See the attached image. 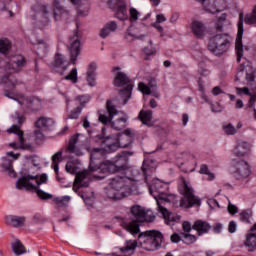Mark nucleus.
Listing matches in <instances>:
<instances>
[{
    "label": "nucleus",
    "mask_w": 256,
    "mask_h": 256,
    "mask_svg": "<svg viewBox=\"0 0 256 256\" xmlns=\"http://www.w3.org/2000/svg\"><path fill=\"white\" fill-rule=\"evenodd\" d=\"M131 130L127 129L124 134L119 137H107L104 140L105 148H92L90 151V172L91 173H120L121 171H127L129 169V157L133 155V152L123 151L119 153L114 161H105L103 163H97L98 160L103 159L106 153H113L119 149V147H129L131 143Z\"/></svg>",
    "instance_id": "f257e3e1"
},
{
    "label": "nucleus",
    "mask_w": 256,
    "mask_h": 256,
    "mask_svg": "<svg viewBox=\"0 0 256 256\" xmlns=\"http://www.w3.org/2000/svg\"><path fill=\"white\" fill-rule=\"evenodd\" d=\"M27 65V60L21 54L11 56L4 66L0 67V83L16 89L19 85H23V81L15 78V73H21Z\"/></svg>",
    "instance_id": "f03ea898"
},
{
    "label": "nucleus",
    "mask_w": 256,
    "mask_h": 256,
    "mask_svg": "<svg viewBox=\"0 0 256 256\" xmlns=\"http://www.w3.org/2000/svg\"><path fill=\"white\" fill-rule=\"evenodd\" d=\"M130 217L132 221L123 222V227L131 235H137L139 233V223H151L155 221L153 211L147 210L139 205H134L130 208Z\"/></svg>",
    "instance_id": "7ed1b4c3"
},
{
    "label": "nucleus",
    "mask_w": 256,
    "mask_h": 256,
    "mask_svg": "<svg viewBox=\"0 0 256 256\" xmlns=\"http://www.w3.org/2000/svg\"><path fill=\"white\" fill-rule=\"evenodd\" d=\"M106 195L112 201H121L131 195V180L125 176H116L110 179Z\"/></svg>",
    "instance_id": "20e7f679"
},
{
    "label": "nucleus",
    "mask_w": 256,
    "mask_h": 256,
    "mask_svg": "<svg viewBox=\"0 0 256 256\" xmlns=\"http://www.w3.org/2000/svg\"><path fill=\"white\" fill-rule=\"evenodd\" d=\"M31 180H36V184L38 186L33 185ZM42 183H47V174H42L39 180L35 176H23L16 182V187L17 189H26V191H35L37 197L44 201H47V199H53V195L39 189V185Z\"/></svg>",
    "instance_id": "39448f33"
},
{
    "label": "nucleus",
    "mask_w": 256,
    "mask_h": 256,
    "mask_svg": "<svg viewBox=\"0 0 256 256\" xmlns=\"http://www.w3.org/2000/svg\"><path fill=\"white\" fill-rule=\"evenodd\" d=\"M112 72L115 73L113 81L115 87H125V89H122L120 91V95L124 99V105H127V102L129 101V99H131V93L133 91V82L125 72H121L120 67H114L112 69Z\"/></svg>",
    "instance_id": "423d86ee"
},
{
    "label": "nucleus",
    "mask_w": 256,
    "mask_h": 256,
    "mask_svg": "<svg viewBox=\"0 0 256 256\" xmlns=\"http://www.w3.org/2000/svg\"><path fill=\"white\" fill-rule=\"evenodd\" d=\"M208 51L217 57L224 55L231 47V36L228 34H216L208 41Z\"/></svg>",
    "instance_id": "0eeeda50"
},
{
    "label": "nucleus",
    "mask_w": 256,
    "mask_h": 256,
    "mask_svg": "<svg viewBox=\"0 0 256 256\" xmlns=\"http://www.w3.org/2000/svg\"><path fill=\"white\" fill-rule=\"evenodd\" d=\"M140 245L145 251H157L161 245V232L146 230L138 235Z\"/></svg>",
    "instance_id": "6e6552de"
},
{
    "label": "nucleus",
    "mask_w": 256,
    "mask_h": 256,
    "mask_svg": "<svg viewBox=\"0 0 256 256\" xmlns=\"http://www.w3.org/2000/svg\"><path fill=\"white\" fill-rule=\"evenodd\" d=\"M234 169L233 177L238 182V185H247L251 181V165L247 161H238Z\"/></svg>",
    "instance_id": "1a4fd4ad"
},
{
    "label": "nucleus",
    "mask_w": 256,
    "mask_h": 256,
    "mask_svg": "<svg viewBox=\"0 0 256 256\" xmlns=\"http://www.w3.org/2000/svg\"><path fill=\"white\" fill-rule=\"evenodd\" d=\"M182 194L184 197L181 199L180 207L184 209H190V207H199L201 205V199L193 194V188L187 185V182L184 180L182 184Z\"/></svg>",
    "instance_id": "9d476101"
},
{
    "label": "nucleus",
    "mask_w": 256,
    "mask_h": 256,
    "mask_svg": "<svg viewBox=\"0 0 256 256\" xmlns=\"http://www.w3.org/2000/svg\"><path fill=\"white\" fill-rule=\"evenodd\" d=\"M7 133H14V135H17L18 141L17 142H12L9 143V147L11 149H14L17 151V149H22L24 151H31L33 149V146L31 144L25 143V137H24V132L21 130V128L18 125H13L7 130Z\"/></svg>",
    "instance_id": "9b49d317"
},
{
    "label": "nucleus",
    "mask_w": 256,
    "mask_h": 256,
    "mask_svg": "<svg viewBox=\"0 0 256 256\" xmlns=\"http://www.w3.org/2000/svg\"><path fill=\"white\" fill-rule=\"evenodd\" d=\"M202 3L205 11L208 13H221V11H225L227 9V3L229 0H197Z\"/></svg>",
    "instance_id": "f8f14e48"
},
{
    "label": "nucleus",
    "mask_w": 256,
    "mask_h": 256,
    "mask_svg": "<svg viewBox=\"0 0 256 256\" xmlns=\"http://www.w3.org/2000/svg\"><path fill=\"white\" fill-rule=\"evenodd\" d=\"M17 103H19V105H21L25 111H39L42 107V101L37 97L29 98L21 96L19 99H17Z\"/></svg>",
    "instance_id": "ddd939ff"
},
{
    "label": "nucleus",
    "mask_w": 256,
    "mask_h": 256,
    "mask_svg": "<svg viewBox=\"0 0 256 256\" xmlns=\"http://www.w3.org/2000/svg\"><path fill=\"white\" fill-rule=\"evenodd\" d=\"M243 13L239 14L238 20V34L235 43V51L237 55V63H241V58L243 57Z\"/></svg>",
    "instance_id": "4468645a"
},
{
    "label": "nucleus",
    "mask_w": 256,
    "mask_h": 256,
    "mask_svg": "<svg viewBox=\"0 0 256 256\" xmlns=\"http://www.w3.org/2000/svg\"><path fill=\"white\" fill-rule=\"evenodd\" d=\"M67 60L65 59V56L63 54L57 53L54 56V61L51 64V69L55 73H58V75H65V71L69 69V64H66Z\"/></svg>",
    "instance_id": "2eb2a0df"
},
{
    "label": "nucleus",
    "mask_w": 256,
    "mask_h": 256,
    "mask_svg": "<svg viewBox=\"0 0 256 256\" xmlns=\"http://www.w3.org/2000/svg\"><path fill=\"white\" fill-rule=\"evenodd\" d=\"M70 61L75 65V61H77V57L81 53V42L79 41V34L77 32L74 33L72 37H70Z\"/></svg>",
    "instance_id": "dca6fc26"
},
{
    "label": "nucleus",
    "mask_w": 256,
    "mask_h": 256,
    "mask_svg": "<svg viewBox=\"0 0 256 256\" xmlns=\"http://www.w3.org/2000/svg\"><path fill=\"white\" fill-rule=\"evenodd\" d=\"M6 155L8 157H12V160L4 157L1 167L2 169H4V171H6V173H8L10 177H16L15 170L13 169V161H17V159L21 157V154L20 153L15 154L13 153V151H11V152H7Z\"/></svg>",
    "instance_id": "f3484780"
},
{
    "label": "nucleus",
    "mask_w": 256,
    "mask_h": 256,
    "mask_svg": "<svg viewBox=\"0 0 256 256\" xmlns=\"http://www.w3.org/2000/svg\"><path fill=\"white\" fill-rule=\"evenodd\" d=\"M193 231H196L198 237L207 235L211 231V224L205 220H196L192 225Z\"/></svg>",
    "instance_id": "a211bd4d"
},
{
    "label": "nucleus",
    "mask_w": 256,
    "mask_h": 256,
    "mask_svg": "<svg viewBox=\"0 0 256 256\" xmlns=\"http://www.w3.org/2000/svg\"><path fill=\"white\" fill-rule=\"evenodd\" d=\"M53 16L55 21H61V19H69V11L60 6L58 0L53 1Z\"/></svg>",
    "instance_id": "6ab92c4d"
},
{
    "label": "nucleus",
    "mask_w": 256,
    "mask_h": 256,
    "mask_svg": "<svg viewBox=\"0 0 256 256\" xmlns=\"http://www.w3.org/2000/svg\"><path fill=\"white\" fill-rule=\"evenodd\" d=\"M115 17L120 21H125L129 18L127 15V4H125L124 0H117Z\"/></svg>",
    "instance_id": "aec40b11"
},
{
    "label": "nucleus",
    "mask_w": 256,
    "mask_h": 256,
    "mask_svg": "<svg viewBox=\"0 0 256 256\" xmlns=\"http://www.w3.org/2000/svg\"><path fill=\"white\" fill-rule=\"evenodd\" d=\"M192 33L198 39L205 37V31H207V27L201 21H193L191 24Z\"/></svg>",
    "instance_id": "412c9836"
},
{
    "label": "nucleus",
    "mask_w": 256,
    "mask_h": 256,
    "mask_svg": "<svg viewBox=\"0 0 256 256\" xmlns=\"http://www.w3.org/2000/svg\"><path fill=\"white\" fill-rule=\"evenodd\" d=\"M6 225H10V227H23L25 225V217L24 216H14L9 215L5 216Z\"/></svg>",
    "instance_id": "4be33fe9"
},
{
    "label": "nucleus",
    "mask_w": 256,
    "mask_h": 256,
    "mask_svg": "<svg viewBox=\"0 0 256 256\" xmlns=\"http://www.w3.org/2000/svg\"><path fill=\"white\" fill-rule=\"evenodd\" d=\"M251 151V144L247 142H240L234 149H233V155L235 157H245L247 153Z\"/></svg>",
    "instance_id": "5701e85b"
},
{
    "label": "nucleus",
    "mask_w": 256,
    "mask_h": 256,
    "mask_svg": "<svg viewBox=\"0 0 256 256\" xmlns=\"http://www.w3.org/2000/svg\"><path fill=\"white\" fill-rule=\"evenodd\" d=\"M115 31H117V22L110 21L100 30V37L106 39V37H109L111 33H115Z\"/></svg>",
    "instance_id": "b1692460"
},
{
    "label": "nucleus",
    "mask_w": 256,
    "mask_h": 256,
    "mask_svg": "<svg viewBox=\"0 0 256 256\" xmlns=\"http://www.w3.org/2000/svg\"><path fill=\"white\" fill-rule=\"evenodd\" d=\"M160 185L156 182H153L152 184L149 185V192L152 197H154L157 206H158V211H161V191L159 190Z\"/></svg>",
    "instance_id": "393cba45"
},
{
    "label": "nucleus",
    "mask_w": 256,
    "mask_h": 256,
    "mask_svg": "<svg viewBox=\"0 0 256 256\" xmlns=\"http://www.w3.org/2000/svg\"><path fill=\"white\" fill-rule=\"evenodd\" d=\"M61 161H63V151H58L52 156V165L58 181H61V178H59V164Z\"/></svg>",
    "instance_id": "a878e982"
},
{
    "label": "nucleus",
    "mask_w": 256,
    "mask_h": 256,
    "mask_svg": "<svg viewBox=\"0 0 256 256\" xmlns=\"http://www.w3.org/2000/svg\"><path fill=\"white\" fill-rule=\"evenodd\" d=\"M54 123L55 122L51 118L40 117L35 122V127H37V129H51V127H53Z\"/></svg>",
    "instance_id": "bb28decb"
},
{
    "label": "nucleus",
    "mask_w": 256,
    "mask_h": 256,
    "mask_svg": "<svg viewBox=\"0 0 256 256\" xmlns=\"http://www.w3.org/2000/svg\"><path fill=\"white\" fill-rule=\"evenodd\" d=\"M97 64L95 62L90 63L87 71V82L90 87H95V71Z\"/></svg>",
    "instance_id": "cd10ccee"
},
{
    "label": "nucleus",
    "mask_w": 256,
    "mask_h": 256,
    "mask_svg": "<svg viewBox=\"0 0 256 256\" xmlns=\"http://www.w3.org/2000/svg\"><path fill=\"white\" fill-rule=\"evenodd\" d=\"M244 245H245V247H248V251H255V249H256V234L253 232H249L246 235Z\"/></svg>",
    "instance_id": "c85d7f7f"
},
{
    "label": "nucleus",
    "mask_w": 256,
    "mask_h": 256,
    "mask_svg": "<svg viewBox=\"0 0 256 256\" xmlns=\"http://www.w3.org/2000/svg\"><path fill=\"white\" fill-rule=\"evenodd\" d=\"M77 141H79V135H74L71 137L69 144H68V151L69 153H74V155H82L81 150L77 149Z\"/></svg>",
    "instance_id": "c756f323"
},
{
    "label": "nucleus",
    "mask_w": 256,
    "mask_h": 256,
    "mask_svg": "<svg viewBox=\"0 0 256 256\" xmlns=\"http://www.w3.org/2000/svg\"><path fill=\"white\" fill-rule=\"evenodd\" d=\"M73 5H78V14L87 15V11H89V0H76Z\"/></svg>",
    "instance_id": "7c9ffc66"
},
{
    "label": "nucleus",
    "mask_w": 256,
    "mask_h": 256,
    "mask_svg": "<svg viewBox=\"0 0 256 256\" xmlns=\"http://www.w3.org/2000/svg\"><path fill=\"white\" fill-rule=\"evenodd\" d=\"M161 215L166 223V225H171L175 221V214L169 212L167 208L161 207Z\"/></svg>",
    "instance_id": "2f4dec72"
},
{
    "label": "nucleus",
    "mask_w": 256,
    "mask_h": 256,
    "mask_svg": "<svg viewBox=\"0 0 256 256\" xmlns=\"http://www.w3.org/2000/svg\"><path fill=\"white\" fill-rule=\"evenodd\" d=\"M177 199V196L173 193H169V192H165L162 191L161 192V201L162 204L164 203H172V205H175V201Z\"/></svg>",
    "instance_id": "473e14b6"
},
{
    "label": "nucleus",
    "mask_w": 256,
    "mask_h": 256,
    "mask_svg": "<svg viewBox=\"0 0 256 256\" xmlns=\"http://www.w3.org/2000/svg\"><path fill=\"white\" fill-rule=\"evenodd\" d=\"M182 236V243L184 245H193V243L197 242V236L191 233H181Z\"/></svg>",
    "instance_id": "72a5a7b5"
},
{
    "label": "nucleus",
    "mask_w": 256,
    "mask_h": 256,
    "mask_svg": "<svg viewBox=\"0 0 256 256\" xmlns=\"http://www.w3.org/2000/svg\"><path fill=\"white\" fill-rule=\"evenodd\" d=\"M244 23L246 25H256V5L254 6L251 13L245 15Z\"/></svg>",
    "instance_id": "f704fd0d"
},
{
    "label": "nucleus",
    "mask_w": 256,
    "mask_h": 256,
    "mask_svg": "<svg viewBox=\"0 0 256 256\" xmlns=\"http://www.w3.org/2000/svg\"><path fill=\"white\" fill-rule=\"evenodd\" d=\"M12 250L15 255H23V253H26L25 246L19 240L12 243Z\"/></svg>",
    "instance_id": "c9c22d12"
},
{
    "label": "nucleus",
    "mask_w": 256,
    "mask_h": 256,
    "mask_svg": "<svg viewBox=\"0 0 256 256\" xmlns=\"http://www.w3.org/2000/svg\"><path fill=\"white\" fill-rule=\"evenodd\" d=\"M116 131H121L127 127V118H119L111 123Z\"/></svg>",
    "instance_id": "e433bc0d"
},
{
    "label": "nucleus",
    "mask_w": 256,
    "mask_h": 256,
    "mask_svg": "<svg viewBox=\"0 0 256 256\" xmlns=\"http://www.w3.org/2000/svg\"><path fill=\"white\" fill-rule=\"evenodd\" d=\"M106 109L109 113L110 119H113V116L119 113V111L117 110V107L115 106V102H113V100H107Z\"/></svg>",
    "instance_id": "4c0bfd02"
},
{
    "label": "nucleus",
    "mask_w": 256,
    "mask_h": 256,
    "mask_svg": "<svg viewBox=\"0 0 256 256\" xmlns=\"http://www.w3.org/2000/svg\"><path fill=\"white\" fill-rule=\"evenodd\" d=\"M11 50V41L7 38L0 39V53L7 54Z\"/></svg>",
    "instance_id": "58836bf2"
},
{
    "label": "nucleus",
    "mask_w": 256,
    "mask_h": 256,
    "mask_svg": "<svg viewBox=\"0 0 256 256\" xmlns=\"http://www.w3.org/2000/svg\"><path fill=\"white\" fill-rule=\"evenodd\" d=\"M251 219H253V212L251 210H244L240 213V221L243 223L251 224Z\"/></svg>",
    "instance_id": "ea45409f"
},
{
    "label": "nucleus",
    "mask_w": 256,
    "mask_h": 256,
    "mask_svg": "<svg viewBox=\"0 0 256 256\" xmlns=\"http://www.w3.org/2000/svg\"><path fill=\"white\" fill-rule=\"evenodd\" d=\"M138 118L143 123V125H147L149 121H151V111L141 110Z\"/></svg>",
    "instance_id": "a19ab883"
},
{
    "label": "nucleus",
    "mask_w": 256,
    "mask_h": 256,
    "mask_svg": "<svg viewBox=\"0 0 256 256\" xmlns=\"http://www.w3.org/2000/svg\"><path fill=\"white\" fill-rule=\"evenodd\" d=\"M199 173H201V175H208V181H213L215 179V174L209 172V167L206 164L200 166Z\"/></svg>",
    "instance_id": "79ce46f5"
},
{
    "label": "nucleus",
    "mask_w": 256,
    "mask_h": 256,
    "mask_svg": "<svg viewBox=\"0 0 256 256\" xmlns=\"http://www.w3.org/2000/svg\"><path fill=\"white\" fill-rule=\"evenodd\" d=\"M36 11L38 12V15H42V17H44V19H49V10L47 9V6L38 5L36 7Z\"/></svg>",
    "instance_id": "37998d69"
},
{
    "label": "nucleus",
    "mask_w": 256,
    "mask_h": 256,
    "mask_svg": "<svg viewBox=\"0 0 256 256\" xmlns=\"http://www.w3.org/2000/svg\"><path fill=\"white\" fill-rule=\"evenodd\" d=\"M66 81L77 83V68H73L68 75L64 77Z\"/></svg>",
    "instance_id": "c03bdc74"
},
{
    "label": "nucleus",
    "mask_w": 256,
    "mask_h": 256,
    "mask_svg": "<svg viewBox=\"0 0 256 256\" xmlns=\"http://www.w3.org/2000/svg\"><path fill=\"white\" fill-rule=\"evenodd\" d=\"M36 53L40 57H43V55H46L47 54V44H45V43L37 44V46H36Z\"/></svg>",
    "instance_id": "a18cd8bd"
},
{
    "label": "nucleus",
    "mask_w": 256,
    "mask_h": 256,
    "mask_svg": "<svg viewBox=\"0 0 256 256\" xmlns=\"http://www.w3.org/2000/svg\"><path fill=\"white\" fill-rule=\"evenodd\" d=\"M85 179H87V171L77 173L75 177L76 185H81Z\"/></svg>",
    "instance_id": "49530a36"
},
{
    "label": "nucleus",
    "mask_w": 256,
    "mask_h": 256,
    "mask_svg": "<svg viewBox=\"0 0 256 256\" xmlns=\"http://www.w3.org/2000/svg\"><path fill=\"white\" fill-rule=\"evenodd\" d=\"M81 111H83V107L78 106L76 107L68 116V119H79L81 115Z\"/></svg>",
    "instance_id": "de8ad7c7"
},
{
    "label": "nucleus",
    "mask_w": 256,
    "mask_h": 256,
    "mask_svg": "<svg viewBox=\"0 0 256 256\" xmlns=\"http://www.w3.org/2000/svg\"><path fill=\"white\" fill-rule=\"evenodd\" d=\"M66 171L67 173H71L72 175H75V173H77V165L73 161L67 162Z\"/></svg>",
    "instance_id": "09e8293b"
},
{
    "label": "nucleus",
    "mask_w": 256,
    "mask_h": 256,
    "mask_svg": "<svg viewBox=\"0 0 256 256\" xmlns=\"http://www.w3.org/2000/svg\"><path fill=\"white\" fill-rule=\"evenodd\" d=\"M55 203L57 205H67V203H69L71 201V197L69 196H63V197H57L54 199Z\"/></svg>",
    "instance_id": "8fccbe9b"
},
{
    "label": "nucleus",
    "mask_w": 256,
    "mask_h": 256,
    "mask_svg": "<svg viewBox=\"0 0 256 256\" xmlns=\"http://www.w3.org/2000/svg\"><path fill=\"white\" fill-rule=\"evenodd\" d=\"M90 97L87 95L77 96L75 101H77L80 104V107H84L85 104L89 103Z\"/></svg>",
    "instance_id": "3c124183"
},
{
    "label": "nucleus",
    "mask_w": 256,
    "mask_h": 256,
    "mask_svg": "<svg viewBox=\"0 0 256 256\" xmlns=\"http://www.w3.org/2000/svg\"><path fill=\"white\" fill-rule=\"evenodd\" d=\"M138 89L141 91V93H143V95H151V88H149V86L143 82L138 84Z\"/></svg>",
    "instance_id": "603ef678"
},
{
    "label": "nucleus",
    "mask_w": 256,
    "mask_h": 256,
    "mask_svg": "<svg viewBox=\"0 0 256 256\" xmlns=\"http://www.w3.org/2000/svg\"><path fill=\"white\" fill-rule=\"evenodd\" d=\"M245 75V65L240 64L237 68L236 81H241Z\"/></svg>",
    "instance_id": "864d4df0"
},
{
    "label": "nucleus",
    "mask_w": 256,
    "mask_h": 256,
    "mask_svg": "<svg viewBox=\"0 0 256 256\" xmlns=\"http://www.w3.org/2000/svg\"><path fill=\"white\" fill-rule=\"evenodd\" d=\"M45 217H43V214L41 213H35L32 217V222L36 225L39 223H45Z\"/></svg>",
    "instance_id": "5fc2aeb1"
},
{
    "label": "nucleus",
    "mask_w": 256,
    "mask_h": 256,
    "mask_svg": "<svg viewBox=\"0 0 256 256\" xmlns=\"http://www.w3.org/2000/svg\"><path fill=\"white\" fill-rule=\"evenodd\" d=\"M129 15H130V21H137L139 19V11L135 8H130L129 10Z\"/></svg>",
    "instance_id": "6e6d98bb"
},
{
    "label": "nucleus",
    "mask_w": 256,
    "mask_h": 256,
    "mask_svg": "<svg viewBox=\"0 0 256 256\" xmlns=\"http://www.w3.org/2000/svg\"><path fill=\"white\" fill-rule=\"evenodd\" d=\"M224 131L226 135H235L237 133V130L231 124L224 126Z\"/></svg>",
    "instance_id": "4d7b16f0"
},
{
    "label": "nucleus",
    "mask_w": 256,
    "mask_h": 256,
    "mask_svg": "<svg viewBox=\"0 0 256 256\" xmlns=\"http://www.w3.org/2000/svg\"><path fill=\"white\" fill-rule=\"evenodd\" d=\"M170 241L171 243H180V241H183V236L178 233H173L171 236H170Z\"/></svg>",
    "instance_id": "13d9d810"
},
{
    "label": "nucleus",
    "mask_w": 256,
    "mask_h": 256,
    "mask_svg": "<svg viewBox=\"0 0 256 256\" xmlns=\"http://www.w3.org/2000/svg\"><path fill=\"white\" fill-rule=\"evenodd\" d=\"M182 229L184 232H181V233H190V231H193V226L189 221H184L182 223Z\"/></svg>",
    "instance_id": "bf43d9fd"
},
{
    "label": "nucleus",
    "mask_w": 256,
    "mask_h": 256,
    "mask_svg": "<svg viewBox=\"0 0 256 256\" xmlns=\"http://www.w3.org/2000/svg\"><path fill=\"white\" fill-rule=\"evenodd\" d=\"M151 27H154L157 31H161V14L156 15V22H153Z\"/></svg>",
    "instance_id": "052dcab7"
},
{
    "label": "nucleus",
    "mask_w": 256,
    "mask_h": 256,
    "mask_svg": "<svg viewBox=\"0 0 256 256\" xmlns=\"http://www.w3.org/2000/svg\"><path fill=\"white\" fill-rule=\"evenodd\" d=\"M145 38V35H141V36H134L133 34L131 33H127L125 35V39L126 41H128L129 43H131V41H135V39H144Z\"/></svg>",
    "instance_id": "680f3d73"
},
{
    "label": "nucleus",
    "mask_w": 256,
    "mask_h": 256,
    "mask_svg": "<svg viewBox=\"0 0 256 256\" xmlns=\"http://www.w3.org/2000/svg\"><path fill=\"white\" fill-rule=\"evenodd\" d=\"M112 119L111 116L107 117L105 114L99 115V121L103 123V125H107Z\"/></svg>",
    "instance_id": "e2e57ef3"
},
{
    "label": "nucleus",
    "mask_w": 256,
    "mask_h": 256,
    "mask_svg": "<svg viewBox=\"0 0 256 256\" xmlns=\"http://www.w3.org/2000/svg\"><path fill=\"white\" fill-rule=\"evenodd\" d=\"M236 91H237V95H241V94L251 95V92H249V88L247 87H243V88L236 87Z\"/></svg>",
    "instance_id": "0e129e2a"
},
{
    "label": "nucleus",
    "mask_w": 256,
    "mask_h": 256,
    "mask_svg": "<svg viewBox=\"0 0 256 256\" xmlns=\"http://www.w3.org/2000/svg\"><path fill=\"white\" fill-rule=\"evenodd\" d=\"M211 109L214 113H221L223 111V107L219 103L212 104Z\"/></svg>",
    "instance_id": "69168bd1"
},
{
    "label": "nucleus",
    "mask_w": 256,
    "mask_h": 256,
    "mask_svg": "<svg viewBox=\"0 0 256 256\" xmlns=\"http://www.w3.org/2000/svg\"><path fill=\"white\" fill-rule=\"evenodd\" d=\"M228 231L229 233H235L237 231V223L235 221H230Z\"/></svg>",
    "instance_id": "338daca9"
},
{
    "label": "nucleus",
    "mask_w": 256,
    "mask_h": 256,
    "mask_svg": "<svg viewBox=\"0 0 256 256\" xmlns=\"http://www.w3.org/2000/svg\"><path fill=\"white\" fill-rule=\"evenodd\" d=\"M145 55H153L155 53V50L152 46H147L144 48Z\"/></svg>",
    "instance_id": "774afa93"
}]
</instances>
